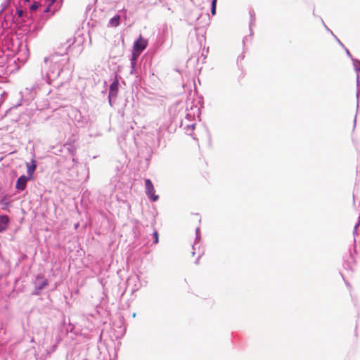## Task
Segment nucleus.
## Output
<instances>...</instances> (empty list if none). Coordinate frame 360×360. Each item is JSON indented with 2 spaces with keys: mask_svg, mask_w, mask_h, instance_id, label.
I'll list each match as a JSON object with an SVG mask.
<instances>
[{
  "mask_svg": "<svg viewBox=\"0 0 360 360\" xmlns=\"http://www.w3.org/2000/svg\"><path fill=\"white\" fill-rule=\"evenodd\" d=\"M216 3H217V0H212V8H211V12H212V15H215V13H216Z\"/></svg>",
  "mask_w": 360,
  "mask_h": 360,
  "instance_id": "9",
  "label": "nucleus"
},
{
  "mask_svg": "<svg viewBox=\"0 0 360 360\" xmlns=\"http://www.w3.org/2000/svg\"><path fill=\"white\" fill-rule=\"evenodd\" d=\"M25 1H27V2H28V1H29V0H25Z\"/></svg>",
  "mask_w": 360,
  "mask_h": 360,
  "instance_id": "15",
  "label": "nucleus"
},
{
  "mask_svg": "<svg viewBox=\"0 0 360 360\" xmlns=\"http://www.w3.org/2000/svg\"><path fill=\"white\" fill-rule=\"evenodd\" d=\"M9 218L6 215L0 216V232L6 231L8 228Z\"/></svg>",
  "mask_w": 360,
  "mask_h": 360,
  "instance_id": "4",
  "label": "nucleus"
},
{
  "mask_svg": "<svg viewBox=\"0 0 360 360\" xmlns=\"http://www.w3.org/2000/svg\"><path fill=\"white\" fill-rule=\"evenodd\" d=\"M16 13L18 17H22L23 15V11L22 9H18Z\"/></svg>",
  "mask_w": 360,
  "mask_h": 360,
  "instance_id": "12",
  "label": "nucleus"
},
{
  "mask_svg": "<svg viewBox=\"0 0 360 360\" xmlns=\"http://www.w3.org/2000/svg\"><path fill=\"white\" fill-rule=\"evenodd\" d=\"M118 91V80L114 81L110 86L109 95L115 96Z\"/></svg>",
  "mask_w": 360,
  "mask_h": 360,
  "instance_id": "6",
  "label": "nucleus"
},
{
  "mask_svg": "<svg viewBox=\"0 0 360 360\" xmlns=\"http://www.w3.org/2000/svg\"><path fill=\"white\" fill-rule=\"evenodd\" d=\"M158 233L156 230L153 232V238H154V243L158 244Z\"/></svg>",
  "mask_w": 360,
  "mask_h": 360,
  "instance_id": "10",
  "label": "nucleus"
},
{
  "mask_svg": "<svg viewBox=\"0 0 360 360\" xmlns=\"http://www.w3.org/2000/svg\"><path fill=\"white\" fill-rule=\"evenodd\" d=\"M26 167H27V174H28L27 177H30V179H31L34 170L36 169V167H37L36 164H35V161L32 160L31 164L26 163Z\"/></svg>",
  "mask_w": 360,
  "mask_h": 360,
  "instance_id": "5",
  "label": "nucleus"
},
{
  "mask_svg": "<svg viewBox=\"0 0 360 360\" xmlns=\"http://www.w3.org/2000/svg\"><path fill=\"white\" fill-rule=\"evenodd\" d=\"M120 16L119 15H116L115 16H114L113 18H112L110 21H109V25L110 27H116L117 26H119L120 23Z\"/></svg>",
  "mask_w": 360,
  "mask_h": 360,
  "instance_id": "8",
  "label": "nucleus"
},
{
  "mask_svg": "<svg viewBox=\"0 0 360 360\" xmlns=\"http://www.w3.org/2000/svg\"><path fill=\"white\" fill-rule=\"evenodd\" d=\"M147 45L148 41L140 35L134 44L131 60H136L141 53L147 47Z\"/></svg>",
  "mask_w": 360,
  "mask_h": 360,
  "instance_id": "1",
  "label": "nucleus"
},
{
  "mask_svg": "<svg viewBox=\"0 0 360 360\" xmlns=\"http://www.w3.org/2000/svg\"><path fill=\"white\" fill-rule=\"evenodd\" d=\"M37 281H41L40 283L37 284V288L38 290H41L44 288L46 287L48 285V281L46 279H44L42 276H38L37 277Z\"/></svg>",
  "mask_w": 360,
  "mask_h": 360,
  "instance_id": "7",
  "label": "nucleus"
},
{
  "mask_svg": "<svg viewBox=\"0 0 360 360\" xmlns=\"http://www.w3.org/2000/svg\"><path fill=\"white\" fill-rule=\"evenodd\" d=\"M50 7H51V6H50V5H49V6H47V8L45 9L44 12H45V13H48V12H49V11H50Z\"/></svg>",
  "mask_w": 360,
  "mask_h": 360,
  "instance_id": "13",
  "label": "nucleus"
},
{
  "mask_svg": "<svg viewBox=\"0 0 360 360\" xmlns=\"http://www.w3.org/2000/svg\"><path fill=\"white\" fill-rule=\"evenodd\" d=\"M39 8V5L37 2L33 3L30 6L31 11H35Z\"/></svg>",
  "mask_w": 360,
  "mask_h": 360,
  "instance_id": "11",
  "label": "nucleus"
},
{
  "mask_svg": "<svg viewBox=\"0 0 360 360\" xmlns=\"http://www.w3.org/2000/svg\"><path fill=\"white\" fill-rule=\"evenodd\" d=\"M49 5L51 6L52 4H53L56 0H49Z\"/></svg>",
  "mask_w": 360,
  "mask_h": 360,
  "instance_id": "14",
  "label": "nucleus"
},
{
  "mask_svg": "<svg viewBox=\"0 0 360 360\" xmlns=\"http://www.w3.org/2000/svg\"><path fill=\"white\" fill-rule=\"evenodd\" d=\"M29 179L30 177H27L25 175H22L21 176H20L16 182V188L20 191H23L25 188L27 182Z\"/></svg>",
  "mask_w": 360,
  "mask_h": 360,
  "instance_id": "3",
  "label": "nucleus"
},
{
  "mask_svg": "<svg viewBox=\"0 0 360 360\" xmlns=\"http://www.w3.org/2000/svg\"><path fill=\"white\" fill-rule=\"evenodd\" d=\"M145 186H146V192L150 199L153 201H156L158 199V195L155 194V188L152 181L150 179L145 180Z\"/></svg>",
  "mask_w": 360,
  "mask_h": 360,
  "instance_id": "2",
  "label": "nucleus"
}]
</instances>
